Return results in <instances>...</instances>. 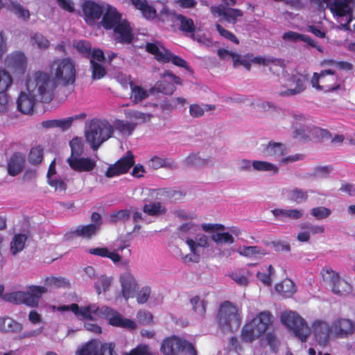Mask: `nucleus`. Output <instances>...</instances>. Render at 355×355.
<instances>
[{
    "mask_svg": "<svg viewBox=\"0 0 355 355\" xmlns=\"http://www.w3.org/2000/svg\"><path fill=\"white\" fill-rule=\"evenodd\" d=\"M165 55V58H166L167 60H164L162 63H168L171 61L175 66L188 69L189 67L187 61L181 57L173 54L170 50L166 51V54Z\"/></svg>",
    "mask_w": 355,
    "mask_h": 355,
    "instance_id": "49530a36",
    "label": "nucleus"
},
{
    "mask_svg": "<svg viewBox=\"0 0 355 355\" xmlns=\"http://www.w3.org/2000/svg\"><path fill=\"white\" fill-rule=\"evenodd\" d=\"M98 355H118L115 351V344L113 343L101 344Z\"/></svg>",
    "mask_w": 355,
    "mask_h": 355,
    "instance_id": "338daca9",
    "label": "nucleus"
},
{
    "mask_svg": "<svg viewBox=\"0 0 355 355\" xmlns=\"http://www.w3.org/2000/svg\"><path fill=\"white\" fill-rule=\"evenodd\" d=\"M266 340L272 351H275L278 348L279 340L274 329L266 333Z\"/></svg>",
    "mask_w": 355,
    "mask_h": 355,
    "instance_id": "bf43d9fd",
    "label": "nucleus"
},
{
    "mask_svg": "<svg viewBox=\"0 0 355 355\" xmlns=\"http://www.w3.org/2000/svg\"><path fill=\"white\" fill-rule=\"evenodd\" d=\"M252 166L254 170L259 171H272L274 173L278 172V168L275 165L265 161H253Z\"/></svg>",
    "mask_w": 355,
    "mask_h": 355,
    "instance_id": "3c124183",
    "label": "nucleus"
},
{
    "mask_svg": "<svg viewBox=\"0 0 355 355\" xmlns=\"http://www.w3.org/2000/svg\"><path fill=\"white\" fill-rule=\"evenodd\" d=\"M27 237L25 234H15L10 242V251L12 254H16L21 251L25 245Z\"/></svg>",
    "mask_w": 355,
    "mask_h": 355,
    "instance_id": "a19ab883",
    "label": "nucleus"
},
{
    "mask_svg": "<svg viewBox=\"0 0 355 355\" xmlns=\"http://www.w3.org/2000/svg\"><path fill=\"white\" fill-rule=\"evenodd\" d=\"M236 251L241 256L245 257L248 258L257 256H264L267 254V252L264 249L257 245L240 246L238 248Z\"/></svg>",
    "mask_w": 355,
    "mask_h": 355,
    "instance_id": "e433bc0d",
    "label": "nucleus"
},
{
    "mask_svg": "<svg viewBox=\"0 0 355 355\" xmlns=\"http://www.w3.org/2000/svg\"><path fill=\"white\" fill-rule=\"evenodd\" d=\"M127 355H155L147 345H139L131 349Z\"/></svg>",
    "mask_w": 355,
    "mask_h": 355,
    "instance_id": "69168bd1",
    "label": "nucleus"
},
{
    "mask_svg": "<svg viewBox=\"0 0 355 355\" xmlns=\"http://www.w3.org/2000/svg\"><path fill=\"white\" fill-rule=\"evenodd\" d=\"M270 245L277 252H288L291 251V245L287 241H271Z\"/></svg>",
    "mask_w": 355,
    "mask_h": 355,
    "instance_id": "0e129e2a",
    "label": "nucleus"
},
{
    "mask_svg": "<svg viewBox=\"0 0 355 355\" xmlns=\"http://www.w3.org/2000/svg\"><path fill=\"white\" fill-rule=\"evenodd\" d=\"M51 75L40 71L33 73V80L28 78L26 80V87L29 90H36L39 99L44 103H49L55 96V89L58 85L63 87L71 86L73 89L76 69L73 61L70 58H64L55 60L50 65Z\"/></svg>",
    "mask_w": 355,
    "mask_h": 355,
    "instance_id": "f257e3e1",
    "label": "nucleus"
},
{
    "mask_svg": "<svg viewBox=\"0 0 355 355\" xmlns=\"http://www.w3.org/2000/svg\"><path fill=\"white\" fill-rule=\"evenodd\" d=\"M69 145L71 147L70 157H78L82 155L84 146L80 139L78 137L73 138L70 141Z\"/></svg>",
    "mask_w": 355,
    "mask_h": 355,
    "instance_id": "8fccbe9b",
    "label": "nucleus"
},
{
    "mask_svg": "<svg viewBox=\"0 0 355 355\" xmlns=\"http://www.w3.org/2000/svg\"><path fill=\"white\" fill-rule=\"evenodd\" d=\"M67 162L69 166L78 172H89L96 166V162L89 158L69 157Z\"/></svg>",
    "mask_w": 355,
    "mask_h": 355,
    "instance_id": "cd10ccee",
    "label": "nucleus"
},
{
    "mask_svg": "<svg viewBox=\"0 0 355 355\" xmlns=\"http://www.w3.org/2000/svg\"><path fill=\"white\" fill-rule=\"evenodd\" d=\"M135 155L130 150H128L125 154L119 159L114 164H110L105 173L107 178L119 176L126 174L130 169L135 165Z\"/></svg>",
    "mask_w": 355,
    "mask_h": 355,
    "instance_id": "ddd939ff",
    "label": "nucleus"
},
{
    "mask_svg": "<svg viewBox=\"0 0 355 355\" xmlns=\"http://www.w3.org/2000/svg\"><path fill=\"white\" fill-rule=\"evenodd\" d=\"M153 115L149 113H144L137 110H132L128 112V117L136 119L141 123L150 121Z\"/></svg>",
    "mask_w": 355,
    "mask_h": 355,
    "instance_id": "e2e57ef3",
    "label": "nucleus"
},
{
    "mask_svg": "<svg viewBox=\"0 0 355 355\" xmlns=\"http://www.w3.org/2000/svg\"><path fill=\"white\" fill-rule=\"evenodd\" d=\"M31 41L40 49H46L50 46L49 40L40 33H35L31 37Z\"/></svg>",
    "mask_w": 355,
    "mask_h": 355,
    "instance_id": "6e6d98bb",
    "label": "nucleus"
},
{
    "mask_svg": "<svg viewBox=\"0 0 355 355\" xmlns=\"http://www.w3.org/2000/svg\"><path fill=\"white\" fill-rule=\"evenodd\" d=\"M6 64L15 72L23 74L26 68V58L23 53L15 52L7 57Z\"/></svg>",
    "mask_w": 355,
    "mask_h": 355,
    "instance_id": "bb28decb",
    "label": "nucleus"
},
{
    "mask_svg": "<svg viewBox=\"0 0 355 355\" xmlns=\"http://www.w3.org/2000/svg\"><path fill=\"white\" fill-rule=\"evenodd\" d=\"M111 279L105 275L100 276L94 284V287L98 295L102 292H106L110 289Z\"/></svg>",
    "mask_w": 355,
    "mask_h": 355,
    "instance_id": "de8ad7c7",
    "label": "nucleus"
},
{
    "mask_svg": "<svg viewBox=\"0 0 355 355\" xmlns=\"http://www.w3.org/2000/svg\"><path fill=\"white\" fill-rule=\"evenodd\" d=\"M119 281L123 297L125 300L133 297L138 289V284L133 275L129 271H125L121 275Z\"/></svg>",
    "mask_w": 355,
    "mask_h": 355,
    "instance_id": "aec40b11",
    "label": "nucleus"
},
{
    "mask_svg": "<svg viewBox=\"0 0 355 355\" xmlns=\"http://www.w3.org/2000/svg\"><path fill=\"white\" fill-rule=\"evenodd\" d=\"M28 90L29 91V92H32L33 93H34V94H28L24 92H20L17 100V110L24 114H30L33 113L35 105L34 96H37L39 97L38 94L36 92V90L33 91L32 88L30 90L28 89Z\"/></svg>",
    "mask_w": 355,
    "mask_h": 355,
    "instance_id": "b1692460",
    "label": "nucleus"
},
{
    "mask_svg": "<svg viewBox=\"0 0 355 355\" xmlns=\"http://www.w3.org/2000/svg\"><path fill=\"white\" fill-rule=\"evenodd\" d=\"M286 146L279 142H269L264 148V153L266 156L279 157L286 153Z\"/></svg>",
    "mask_w": 355,
    "mask_h": 355,
    "instance_id": "c9c22d12",
    "label": "nucleus"
},
{
    "mask_svg": "<svg viewBox=\"0 0 355 355\" xmlns=\"http://www.w3.org/2000/svg\"><path fill=\"white\" fill-rule=\"evenodd\" d=\"M211 239L216 243L232 244L234 242V237L229 232L216 233L211 235Z\"/></svg>",
    "mask_w": 355,
    "mask_h": 355,
    "instance_id": "5fc2aeb1",
    "label": "nucleus"
},
{
    "mask_svg": "<svg viewBox=\"0 0 355 355\" xmlns=\"http://www.w3.org/2000/svg\"><path fill=\"white\" fill-rule=\"evenodd\" d=\"M47 292L46 286H29L26 291H17L10 294L8 300L16 304H24L31 307H37L43 294Z\"/></svg>",
    "mask_w": 355,
    "mask_h": 355,
    "instance_id": "423d86ee",
    "label": "nucleus"
},
{
    "mask_svg": "<svg viewBox=\"0 0 355 355\" xmlns=\"http://www.w3.org/2000/svg\"><path fill=\"white\" fill-rule=\"evenodd\" d=\"M217 322L220 329L225 332L236 331L241 322L238 308L231 302L226 300L221 303L217 314Z\"/></svg>",
    "mask_w": 355,
    "mask_h": 355,
    "instance_id": "20e7f679",
    "label": "nucleus"
},
{
    "mask_svg": "<svg viewBox=\"0 0 355 355\" xmlns=\"http://www.w3.org/2000/svg\"><path fill=\"white\" fill-rule=\"evenodd\" d=\"M210 12L214 17L223 16L226 21L232 24L236 22L237 17L243 16L242 10L237 8H227L223 4L211 6Z\"/></svg>",
    "mask_w": 355,
    "mask_h": 355,
    "instance_id": "412c9836",
    "label": "nucleus"
},
{
    "mask_svg": "<svg viewBox=\"0 0 355 355\" xmlns=\"http://www.w3.org/2000/svg\"><path fill=\"white\" fill-rule=\"evenodd\" d=\"M216 28L219 34L223 37L224 38L234 42V44H238L239 43V40L236 37V35L232 32L229 31L224 28L220 24H216Z\"/></svg>",
    "mask_w": 355,
    "mask_h": 355,
    "instance_id": "680f3d73",
    "label": "nucleus"
},
{
    "mask_svg": "<svg viewBox=\"0 0 355 355\" xmlns=\"http://www.w3.org/2000/svg\"><path fill=\"white\" fill-rule=\"evenodd\" d=\"M330 330L334 338H349L355 334V321L349 318L338 316L331 322Z\"/></svg>",
    "mask_w": 355,
    "mask_h": 355,
    "instance_id": "9b49d317",
    "label": "nucleus"
},
{
    "mask_svg": "<svg viewBox=\"0 0 355 355\" xmlns=\"http://www.w3.org/2000/svg\"><path fill=\"white\" fill-rule=\"evenodd\" d=\"M293 137L302 140L320 141L331 138V132L327 130L315 125L300 126L295 128Z\"/></svg>",
    "mask_w": 355,
    "mask_h": 355,
    "instance_id": "f8f14e48",
    "label": "nucleus"
},
{
    "mask_svg": "<svg viewBox=\"0 0 355 355\" xmlns=\"http://www.w3.org/2000/svg\"><path fill=\"white\" fill-rule=\"evenodd\" d=\"M99 230V224H88L86 225H80L75 230H72L66 233L65 237L67 239L73 237H80L86 239H90L94 236Z\"/></svg>",
    "mask_w": 355,
    "mask_h": 355,
    "instance_id": "393cba45",
    "label": "nucleus"
},
{
    "mask_svg": "<svg viewBox=\"0 0 355 355\" xmlns=\"http://www.w3.org/2000/svg\"><path fill=\"white\" fill-rule=\"evenodd\" d=\"M281 321L302 342L306 341L310 334V328L297 313L286 311L282 313Z\"/></svg>",
    "mask_w": 355,
    "mask_h": 355,
    "instance_id": "0eeeda50",
    "label": "nucleus"
},
{
    "mask_svg": "<svg viewBox=\"0 0 355 355\" xmlns=\"http://www.w3.org/2000/svg\"><path fill=\"white\" fill-rule=\"evenodd\" d=\"M116 129H118L121 132H128L129 135H131L133 130L135 129L137 123L132 122H125L122 120L116 121L115 123Z\"/></svg>",
    "mask_w": 355,
    "mask_h": 355,
    "instance_id": "052dcab7",
    "label": "nucleus"
},
{
    "mask_svg": "<svg viewBox=\"0 0 355 355\" xmlns=\"http://www.w3.org/2000/svg\"><path fill=\"white\" fill-rule=\"evenodd\" d=\"M130 1L133 6L141 12L145 19L153 20L157 17V13L156 9L153 6L149 5L147 0Z\"/></svg>",
    "mask_w": 355,
    "mask_h": 355,
    "instance_id": "c85d7f7f",
    "label": "nucleus"
},
{
    "mask_svg": "<svg viewBox=\"0 0 355 355\" xmlns=\"http://www.w3.org/2000/svg\"><path fill=\"white\" fill-rule=\"evenodd\" d=\"M90 67L92 71V78L93 80H100L107 73L105 68L102 64L95 62L94 60H90Z\"/></svg>",
    "mask_w": 355,
    "mask_h": 355,
    "instance_id": "a18cd8bd",
    "label": "nucleus"
},
{
    "mask_svg": "<svg viewBox=\"0 0 355 355\" xmlns=\"http://www.w3.org/2000/svg\"><path fill=\"white\" fill-rule=\"evenodd\" d=\"M98 311L93 313V316L96 318L106 319L108 324L111 326L123 328L129 331H133L137 328L136 322L134 320L124 318L121 313L116 310L107 306H103L100 308L97 305Z\"/></svg>",
    "mask_w": 355,
    "mask_h": 355,
    "instance_id": "39448f33",
    "label": "nucleus"
},
{
    "mask_svg": "<svg viewBox=\"0 0 355 355\" xmlns=\"http://www.w3.org/2000/svg\"><path fill=\"white\" fill-rule=\"evenodd\" d=\"M175 21H179L178 28L181 32L185 35H190L193 37L196 28L191 18L187 17L182 14H178L175 15Z\"/></svg>",
    "mask_w": 355,
    "mask_h": 355,
    "instance_id": "2f4dec72",
    "label": "nucleus"
},
{
    "mask_svg": "<svg viewBox=\"0 0 355 355\" xmlns=\"http://www.w3.org/2000/svg\"><path fill=\"white\" fill-rule=\"evenodd\" d=\"M76 49L83 55V57L89 58L90 57L92 51V44L89 41L80 40H78L75 44Z\"/></svg>",
    "mask_w": 355,
    "mask_h": 355,
    "instance_id": "09e8293b",
    "label": "nucleus"
},
{
    "mask_svg": "<svg viewBox=\"0 0 355 355\" xmlns=\"http://www.w3.org/2000/svg\"><path fill=\"white\" fill-rule=\"evenodd\" d=\"M146 50L148 53L153 55L155 60L159 62H162L164 60H167L166 58H165V55L168 49H166L164 46H162L161 49H159L156 44L148 42L146 45Z\"/></svg>",
    "mask_w": 355,
    "mask_h": 355,
    "instance_id": "4c0bfd02",
    "label": "nucleus"
},
{
    "mask_svg": "<svg viewBox=\"0 0 355 355\" xmlns=\"http://www.w3.org/2000/svg\"><path fill=\"white\" fill-rule=\"evenodd\" d=\"M193 309L198 313L201 316H204L206 313L207 302L205 300H200L198 295L194 296L190 300Z\"/></svg>",
    "mask_w": 355,
    "mask_h": 355,
    "instance_id": "603ef678",
    "label": "nucleus"
},
{
    "mask_svg": "<svg viewBox=\"0 0 355 355\" xmlns=\"http://www.w3.org/2000/svg\"><path fill=\"white\" fill-rule=\"evenodd\" d=\"M12 79L8 72L0 69V113H8L14 108L13 103L6 93L11 86Z\"/></svg>",
    "mask_w": 355,
    "mask_h": 355,
    "instance_id": "4468645a",
    "label": "nucleus"
},
{
    "mask_svg": "<svg viewBox=\"0 0 355 355\" xmlns=\"http://www.w3.org/2000/svg\"><path fill=\"white\" fill-rule=\"evenodd\" d=\"M114 40L116 43L130 44L134 40V33L130 24L126 19H123L113 29Z\"/></svg>",
    "mask_w": 355,
    "mask_h": 355,
    "instance_id": "dca6fc26",
    "label": "nucleus"
},
{
    "mask_svg": "<svg viewBox=\"0 0 355 355\" xmlns=\"http://www.w3.org/2000/svg\"><path fill=\"white\" fill-rule=\"evenodd\" d=\"M23 329V325L8 316L0 318V331L3 333H17Z\"/></svg>",
    "mask_w": 355,
    "mask_h": 355,
    "instance_id": "473e14b6",
    "label": "nucleus"
},
{
    "mask_svg": "<svg viewBox=\"0 0 355 355\" xmlns=\"http://www.w3.org/2000/svg\"><path fill=\"white\" fill-rule=\"evenodd\" d=\"M162 77L164 79L157 81L153 88L157 92L171 95L176 89L175 84L182 85L181 78L170 71H165Z\"/></svg>",
    "mask_w": 355,
    "mask_h": 355,
    "instance_id": "2eb2a0df",
    "label": "nucleus"
},
{
    "mask_svg": "<svg viewBox=\"0 0 355 355\" xmlns=\"http://www.w3.org/2000/svg\"><path fill=\"white\" fill-rule=\"evenodd\" d=\"M311 83L313 87L327 92L337 90L340 86L338 77L332 69L323 70L319 73H313Z\"/></svg>",
    "mask_w": 355,
    "mask_h": 355,
    "instance_id": "1a4fd4ad",
    "label": "nucleus"
},
{
    "mask_svg": "<svg viewBox=\"0 0 355 355\" xmlns=\"http://www.w3.org/2000/svg\"><path fill=\"white\" fill-rule=\"evenodd\" d=\"M273 316L268 311H263L244 324L241 333L243 342L251 343L259 338L272 324Z\"/></svg>",
    "mask_w": 355,
    "mask_h": 355,
    "instance_id": "f03ea898",
    "label": "nucleus"
},
{
    "mask_svg": "<svg viewBox=\"0 0 355 355\" xmlns=\"http://www.w3.org/2000/svg\"><path fill=\"white\" fill-rule=\"evenodd\" d=\"M44 148L42 145L32 147L28 154V160L33 166H39L44 160Z\"/></svg>",
    "mask_w": 355,
    "mask_h": 355,
    "instance_id": "f704fd0d",
    "label": "nucleus"
},
{
    "mask_svg": "<svg viewBox=\"0 0 355 355\" xmlns=\"http://www.w3.org/2000/svg\"><path fill=\"white\" fill-rule=\"evenodd\" d=\"M62 311H71L80 320H94L93 313L98 311L97 304H89L87 306H79L78 304L73 303L71 305H63L60 307Z\"/></svg>",
    "mask_w": 355,
    "mask_h": 355,
    "instance_id": "f3484780",
    "label": "nucleus"
},
{
    "mask_svg": "<svg viewBox=\"0 0 355 355\" xmlns=\"http://www.w3.org/2000/svg\"><path fill=\"white\" fill-rule=\"evenodd\" d=\"M149 94L146 89L139 85H131V98L134 104L147 98Z\"/></svg>",
    "mask_w": 355,
    "mask_h": 355,
    "instance_id": "79ce46f5",
    "label": "nucleus"
},
{
    "mask_svg": "<svg viewBox=\"0 0 355 355\" xmlns=\"http://www.w3.org/2000/svg\"><path fill=\"white\" fill-rule=\"evenodd\" d=\"M87 114L85 112H82L79 114H76L66 119H58V128L62 130H68L72 125L73 122L76 120H84L85 119Z\"/></svg>",
    "mask_w": 355,
    "mask_h": 355,
    "instance_id": "37998d69",
    "label": "nucleus"
},
{
    "mask_svg": "<svg viewBox=\"0 0 355 355\" xmlns=\"http://www.w3.org/2000/svg\"><path fill=\"white\" fill-rule=\"evenodd\" d=\"M113 126L105 120L92 119L85 131V138L94 150L98 149L100 146L112 137Z\"/></svg>",
    "mask_w": 355,
    "mask_h": 355,
    "instance_id": "7ed1b4c3",
    "label": "nucleus"
},
{
    "mask_svg": "<svg viewBox=\"0 0 355 355\" xmlns=\"http://www.w3.org/2000/svg\"><path fill=\"white\" fill-rule=\"evenodd\" d=\"M101 21V26L105 30H112L119 24L122 19V15L118 12L116 8L107 5Z\"/></svg>",
    "mask_w": 355,
    "mask_h": 355,
    "instance_id": "5701e85b",
    "label": "nucleus"
},
{
    "mask_svg": "<svg viewBox=\"0 0 355 355\" xmlns=\"http://www.w3.org/2000/svg\"><path fill=\"white\" fill-rule=\"evenodd\" d=\"M291 81L293 83L295 86L293 88L287 89L284 91H282L279 92V96H290L293 95H297L302 92H304L306 89L305 83L306 81V78L300 75V76H295L293 75L291 77Z\"/></svg>",
    "mask_w": 355,
    "mask_h": 355,
    "instance_id": "c756f323",
    "label": "nucleus"
},
{
    "mask_svg": "<svg viewBox=\"0 0 355 355\" xmlns=\"http://www.w3.org/2000/svg\"><path fill=\"white\" fill-rule=\"evenodd\" d=\"M26 156L21 152H14L7 160V173L10 176L15 177L24 169Z\"/></svg>",
    "mask_w": 355,
    "mask_h": 355,
    "instance_id": "6ab92c4d",
    "label": "nucleus"
},
{
    "mask_svg": "<svg viewBox=\"0 0 355 355\" xmlns=\"http://www.w3.org/2000/svg\"><path fill=\"white\" fill-rule=\"evenodd\" d=\"M178 15V13H177L175 11L170 10L166 6H164L162 10L159 11L158 17L159 20L164 23L168 21L169 19L175 21V15Z\"/></svg>",
    "mask_w": 355,
    "mask_h": 355,
    "instance_id": "4d7b16f0",
    "label": "nucleus"
},
{
    "mask_svg": "<svg viewBox=\"0 0 355 355\" xmlns=\"http://www.w3.org/2000/svg\"><path fill=\"white\" fill-rule=\"evenodd\" d=\"M78 355H98V348L96 344L92 342L83 345L77 352Z\"/></svg>",
    "mask_w": 355,
    "mask_h": 355,
    "instance_id": "13d9d810",
    "label": "nucleus"
},
{
    "mask_svg": "<svg viewBox=\"0 0 355 355\" xmlns=\"http://www.w3.org/2000/svg\"><path fill=\"white\" fill-rule=\"evenodd\" d=\"M323 281L327 284L335 294L343 295L351 290L350 284L342 279L338 272L331 268L324 266L320 272Z\"/></svg>",
    "mask_w": 355,
    "mask_h": 355,
    "instance_id": "9d476101",
    "label": "nucleus"
},
{
    "mask_svg": "<svg viewBox=\"0 0 355 355\" xmlns=\"http://www.w3.org/2000/svg\"><path fill=\"white\" fill-rule=\"evenodd\" d=\"M131 212L129 209H121L110 214L109 220L112 224L125 223L130 218Z\"/></svg>",
    "mask_w": 355,
    "mask_h": 355,
    "instance_id": "ea45409f",
    "label": "nucleus"
},
{
    "mask_svg": "<svg viewBox=\"0 0 355 355\" xmlns=\"http://www.w3.org/2000/svg\"><path fill=\"white\" fill-rule=\"evenodd\" d=\"M104 6L92 0L85 1L82 5L84 19L87 24H92L99 19L104 12Z\"/></svg>",
    "mask_w": 355,
    "mask_h": 355,
    "instance_id": "a211bd4d",
    "label": "nucleus"
},
{
    "mask_svg": "<svg viewBox=\"0 0 355 355\" xmlns=\"http://www.w3.org/2000/svg\"><path fill=\"white\" fill-rule=\"evenodd\" d=\"M45 286L51 288H69V282L64 277H49L44 280Z\"/></svg>",
    "mask_w": 355,
    "mask_h": 355,
    "instance_id": "c03bdc74",
    "label": "nucleus"
},
{
    "mask_svg": "<svg viewBox=\"0 0 355 355\" xmlns=\"http://www.w3.org/2000/svg\"><path fill=\"white\" fill-rule=\"evenodd\" d=\"M12 11L19 17H21L24 20H28L30 18L29 11L19 3L14 4L12 6Z\"/></svg>",
    "mask_w": 355,
    "mask_h": 355,
    "instance_id": "774afa93",
    "label": "nucleus"
},
{
    "mask_svg": "<svg viewBox=\"0 0 355 355\" xmlns=\"http://www.w3.org/2000/svg\"><path fill=\"white\" fill-rule=\"evenodd\" d=\"M283 193L288 201L296 204L305 202L309 198V191L307 190L297 187L292 189H285Z\"/></svg>",
    "mask_w": 355,
    "mask_h": 355,
    "instance_id": "7c9ffc66",
    "label": "nucleus"
},
{
    "mask_svg": "<svg viewBox=\"0 0 355 355\" xmlns=\"http://www.w3.org/2000/svg\"><path fill=\"white\" fill-rule=\"evenodd\" d=\"M312 327L317 343L321 346H326L331 336L330 325L325 321L316 320L313 323Z\"/></svg>",
    "mask_w": 355,
    "mask_h": 355,
    "instance_id": "4be33fe9",
    "label": "nucleus"
},
{
    "mask_svg": "<svg viewBox=\"0 0 355 355\" xmlns=\"http://www.w3.org/2000/svg\"><path fill=\"white\" fill-rule=\"evenodd\" d=\"M143 211L148 216H156L165 214L166 209L159 202H151L144 205Z\"/></svg>",
    "mask_w": 355,
    "mask_h": 355,
    "instance_id": "58836bf2",
    "label": "nucleus"
},
{
    "mask_svg": "<svg viewBox=\"0 0 355 355\" xmlns=\"http://www.w3.org/2000/svg\"><path fill=\"white\" fill-rule=\"evenodd\" d=\"M350 3L340 1L334 0V1L330 5V10L338 17H343L347 16L348 19L345 24L343 26L348 29L349 25L352 21V8L349 6Z\"/></svg>",
    "mask_w": 355,
    "mask_h": 355,
    "instance_id": "a878e982",
    "label": "nucleus"
},
{
    "mask_svg": "<svg viewBox=\"0 0 355 355\" xmlns=\"http://www.w3.org/2000/svg\"><path fill=\"white\" fill-rule=\"evenodd\" d=\"M160 350L164 355H178L180 352H184L188 355H198L197 349L191 343L175 336L165 338Z\"/></svg>",
    "mask_w": 355,
    "mask_h": 355,
    "instance_id": "6e6552de",
    "label": "nucleus"
},
{
    "mask_svg": "<svg viewBox=\"0 0 355 355\" xmlns=\"http://www.w3.org/2000/svg\"><path fill=\"white\" fill-rule=\"evenodd\" d=\"M310 214L315 219L322 220L328 218L331 215V211L329 208H327L323 206H320L311 209Z\"/></svg>",
    "mask_w": 355,
    "mask_h": 355,
    "instance_id": "864d4df0",
    "label": "nucleus"
},
{
    "mask_svg": "<svg viewBox=\"0 0 355 355\" xmlns=\"http://www.w3.org/2000/svg\"><path fill=\"white\" fill-rule=\"evenodd\" d=\"M275 291L283 297H291L295 292V286L293 281L286 279L275 286Z\"/></svg>",
    "mask_w": 355,
    "mask_h": 355,
    "instance_id": "72a5a7b5",
    "label": "nucleus"
}]
</instances>
